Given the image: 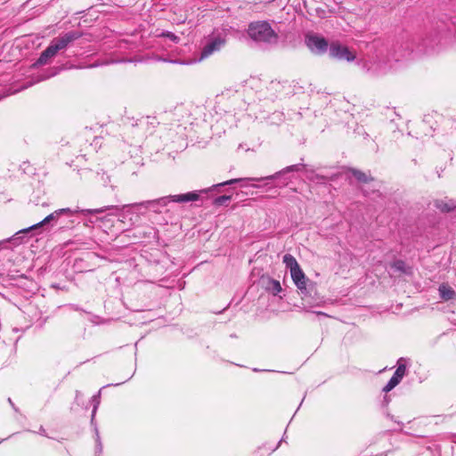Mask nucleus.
Returning <instances> with one entry per match:
<instances>
[{"label": "nucleus", "instance_id": "1", "mask_svg": "<svg viewBox=\"0 0 456 456\" xmlns=\"http://www.w3.org/2000/svg\"><path fill=\"white\" fill-rule=\"evenodd\" d=\"M452 27H455V24L451 20L437 21L429 31L412 38L411 50L407 55L413 52L418 54H432L438 52L451 41Z\"/></svg>", "mask_w": 456, "mask_h": 456}, {"label": "nucleus", "instance_id": "2", "mask_svg": "<svg viewBox=\"0 0 456 456\" xmlns=\"http://www.w3.org/2000/svg\"><path fill=\"white\" fill-rule=\"evenodd\" d=\"M110 209L118 210L117 206H105V207H102L100 208H86V209H81V210H79L78 208L72 210L69 208L55 210L52 214L45 216L42 221H40L37 224H34L28 228L20 230L12 238L8 239L7 240L0 241V247L6 242H11L14 246L19 245V244L22 243V238L24 235H27L32 232H37L43 226H45L52 222L57 223L60 221V224L61 225V228L66 227L67 224H65L63 221L61 220L62 216H67L68 217H70V216H73L74 214L81 212L83 216H87L89 215L102 214V213H104L105 211L110 210Z\"/></svg>", "mask_w": 456, "mask_h": 456}, {"label": "nucleus", "instance_id": "3", "mask_svg": "<svg viewBox=\"0 0 456 456\" xmlns=\"http://www.w3.org/2000/svg\"><path fill=\"white\" fill-rule=\"evenodd\" d=\"M82 34L79 31L71 30L53 38L50 45L44 50L35 65H45L49 59L54 57L59 51L67 48L72 42L80 38Z\"/></svg>", "mask_w": 456, "mask_h": 456}, {"label": "nucleus", "instance_id": "4", "mask_svg": "<svg viewBox=\"0 0 456 456\" xmlns=\"http://www.w3.org/2000/svg\"><path fill=\"white\" fill-rule=\"evenodd\" d=\"M200 199V192L190 191L183 194L169 195L161 197L152 200H146L148 212L160 213V208L166 207L170 202L185 203L189 201H196Z\"/></svg>", "mask_w": 456, "mask_h": 456}, {"label": "nucleus", "instance_id": "5", "mask_svg": "<svg viewBox=\"0 0 456 456\" xmlns=\"http://www.w3.org/2000/svg\"><path fill=\"white\" fill-rule=\"evenodd\" d=\"M280 35L266 20L258 21V50H272L278 46Z\"/></svg>", "mask_w": 456, "mask_h": 456}, {"label": "nucleus", "instance_id": "6", "mask_svg": "<svg viewBox=\"0 0 456 456\" xmlns=\"http://www.w3.org/2000/svg\"><path fill=\"white\" fill-rule=\"evenodd\" d=\"M303 168H306V165L303 163H298L291 166H288L283 169L276 172L274 175H267L265 177H258V190L262 189L264 185L268 184L269 181L273 183L274 187L282 188L289 184L290 179L287 176V175L290 172H298ZM260 191H258V193Z\"/></svg>", "mask_w": 456, "mask_h": 456}, {"label": "nucleus", "instance_id": "7", "mask_svg": "<svg viewBox=\"0 0 456 456\" xmlns=\"http://www.w3.org/2000/svg\"><path fill=\"white\" fill-rule=\"evenodd\" d=\"M226 42V34L224 32H213L207 38L200 53V58L205 59L219 52L225 45Z\"/></svg>", "mask_w": 456, "mask_h": 456}, {"label": "nucleus", "instance_id": "8", "mask_svg": "<svg viewBox=\"0 0 456 456\" xmlns=\"http://www.w3.org/2000/svg\"><path fill=\"white\" fill-rule=\"evenodd\" d=\"M305 44L309 51L315 55H322L329 51L328 40L315 33H308L305 37Z\"/></svg>", "mask_w": 456, "mask_h": 456}, {"label": "nucleus", "instance_id": "9", "mask_svg": "<svg viewBox=\"0 0 456 456\" xmlns=\"http://www.w3.org/2000/svg\"><path fill=\"white\" fill-rule=\"evenodd\" d=\"M329 55L331 59L339 61H353L355 60V53L351 51L349 47L338 41L331 42L329 47Z\"/></svg>", "mask_w": 456, "mask_h": 456}, {"label": "nucleus", "instance_id": "10", "mask_svg": "<svg viewBox=\"0 0 456 456\" xmlns=\"http://www.w3.org/2000/svg\"><path fill=\"white\" fill-rule=\"evenodd\" d=\"M258 284L273 296H277L282 290L280 281L268 276L262 275L258 279Z\"/></svg>", "mask_w": 456, "mask_h": 456}, {"label": "nucleus", "instance_id": "11", "mask_svg": "<svg viewBox=\"0 0 456 456\" xmlns=\"http://www.w3.org/2000/svg\"><path fill=\"white\" fill-rule=\"evenodd\" d=\"M291 278L296 284L297 288L300 290L303 295H307L308 290L306 284L309 280L305 277L301 267L290 272Z\"/></svg>", "mask_w": 456, "mask_h": 456}, {"label": "nucleus", "instance_id": "12", "mask_svg": "<svg viewBox=\"0 0 456 456\" xmlns=\"http://www.w3.org/2000/svg\"><path fill=\"white\" fill-rule=\"evenodd\" d=\"M239 39L241 42L247 43L248 45H251L252 43L256 41V22L252 21L248 25V28L246 31L241 32Z\"/></svg>", "mask_w": 456, "mask_h": 456}, {"label": "nucleus", "instance_id": "13", "mask_svg": "<svg viewBox=\"0 0 456 456\" xmlns=\"http://www.w3.org/2000/svg\"><path fill=\"white\" fill-rule=\"evenodd\" d=\"M123 209H126L127 213L135 215H146L148 213L146 200L128 205H124Z\"/></svg>", "mask_w": 456, "mask_h": 456}, {"label": "nucleus", "instance_id": "14", "mask_svg": "<svg viewBox=\"0 0 456 456\" xmlns=\"http://www.w3.org/2000/svg\"><path fill=\"white\" fill-rule=\"evenodd\" d=\"M440 298L444 301L453 299L456 297L455 291L447 284H441L438 289Z\"/></svg>", "mask_w": 456, "mask_h": 456}, {"label": "nucleus", "instance_id": "15", "mask_svg": "<svg viewBox=\"0 0 456 456\" xmlns=\"http://www.w3.org/2000/svg\"><path fill=\"white\" fill-rule=\"evenodd\" d=\"M435 207L444 213H448L452 211L456 208V203L452 200L448 201L436 200Z\"/></svg>", "mask_w": 456, "mask_h": 456}, {"label": "nucleus", "instance_id": "16", "mask_svg": "<svg viewBox=\"0 0 456 456\" xmlns=\"http://www.w3.org/2000/svg\"><path fill=\"white\" fill-rule=\"evenodd\" d=\"M96 180L102 183L104 187L110 186L112 190H115L116 185L112 183L111 175L106 172H98L96 174Z\"/></svg>", "mask_w": 456, "mask_h": 456}, {"label": "nucleus", "instance_id": "17", "mask_svg": "<svg viewBox=\"0 0 456 456\" xmlns=\"http://www.w3.org/2000/svg\"><path fill=\"white\" fill-rule=\"evenodd\" d=\"M404 362H405L404 358H400L398 360L397 368L393 374V377H395L400 382L406 374V365H405Z\"/></svg>", "mask_w": 456, "mask_h": 456}, {"label": "nucleus", "instance_id": "18", "mask_svg": "<svg viewBox=\"0 0 456 456\" xmlns=\"http://www.w3.org/2000/svg\"><path fill=\"white\" fill-rule=\"evenodd\" d=\"M91 402L93 403V410H92V415H91V424L92 425H96L95 424V415H96V411L99 408V405H100V403H101V390L94 395L91 398Z\"/></svg>", "mask_w": 456, "mask_h": 456}, {"label": "nucleus", "instance_id": "19", "mask_svg": "<svg viewBox=\"0 0 456 456\" xmlns=\"http://www.w3.org/2000/svg\"><path fill=\"white\" fill-rule=\"evenodd\" d=\"M349 172L360 183H368V182L373 180L372 177L368 176L365 173H363L362 171H361L359 169L350 168Z\"/></svg>", "mask_w": 456, "mask_h": 456}, {"label": "nucleus", "instance_id": "20", "mask_svg": "<svg viewBox=\"0 0 456 456\" xmlns=\"http://www.w3.org/2000/svg\"><path fill=\"white\" fill-rule=\"evenodd\" d=\"M283 263L286 265V267L289 268L290 272L300 267L296 258L290 254H286L283 256Z\"/></svg>", "mask_w": 456, "mask_h": 456}, {"label": "nucleus", "instance_id": "21", "mask_svg": "<svg viewBox=\"0 0 456 456\" xmlns=\"http://www.w3.org/2000/svg\"><path fill=\"white\" fill-rule=\"evenodd\" d=\"M281 441H280L277 444H265L260 448L261 449V456H269L272 452L276 451L280 445Z\"/></svg>", "mask_w": 456, "mask_h": 456}, {"label": "nucleus", "instance_id": "22", "mask_svg": "<svg viewBox=\"0 0 456 456\" xmlns=\"http://www.w3.org/2000/svg\"><path fill=\"white\" fill-rule=\"evenodd\" d=\"M94 426L95 444H95V453H96V456H100L102 452V444L101 441L98 428L96 427V425H94Z\"/></svg>", "mask_w": 456, "mask_h": 456}, {"label": "nucleus", "instance_id": "23", "mask_svg": "<svg viewBox=\"0 0 456 456\" xmlns=\"http://www.w3.org/2000/svg\"><path fill=\"white\" fill-rule=\"evenodd\" d=\"M391 266H392V268H394L395 270H396L400 273H407L406 264L404 261H403L401 259L394 261Z\"/></svg>", "mask_w": 456, "mask_h": 456}, {"label": "nucleus", "instance_id": "24", "mask_svg": "<svg viewBox=\"0 0 456 456\" xmlns=\"http://www.w3.org/2000/svg\"><path fill=\"white\" fill-rule=\"evenodd\" d=\"M399 383L400 381L392 376L387 385L383 387L382 391L387 393L395 388Z\"/></svg>", "mask_w": 456, "mask_h": 456}, {"label": "nucleus", "instance_id": "25", "mask_svg": "<svg viewBox=\"0 0 456 456\" xmlns=\"http://www.w3.org/2000/svg\"><path fill=\"white\" fill-rule=\"evenodd\" d=\"M231 198L232 197L230 195H222V196L216 197L214 200V204L216 206L225 205L227 202H229L231 200Z\"/></svg>", "mask_w": 456, "mask_h": 456}, {"label": "nucleus", "instance_id": "26", "mask_svg": "<svg viewBox=\"0 0 456 456\" xmlns=\"http://www.w3.org/2000/svg\"><path fill=\"white\" fill-rule=\"evenodd\" d=\"M162 36L165 37H167L168 39H170L171 41H173L175 43H178L180 40L179 37H177L176 35H175L174 33L169 32V31L163 32Z\"/></svg>", "mask_w": 456, "mask_h": 456}, {"label": "nucleus", "instance_id": "27", "mask_svg": "<svg viewBox=\"0 0 456 456\" xmlns=\"http://www.w3.org/2000/svg\"><path fill=\"white\" fill-rule=\"evenodd\" d=\"M149 118H142L140 119H138L135 123V126L140 128V129H143L145 126H147L149 125V120H148Z\"/></svg>", "mask_w": 456, "mask_h": 456}, {"label": "nucleus", "instance_id": "28", "mask_svg": "<svg viewBox=\"0 0 456 456\" xmlns=\"http://www.w3.org/2000/svg\"><path fill=\"white\" fill-rule=\"evenodd\" d=\"M82 393L78 390L76 391V396H75V403L79 405V406H83L84 403L82 402Z\"/></svg>", "mask_w": 456, "mask_h": 456}, {"label": "nucleus", "instance_id": "29", "mask_svg": "<svg viewBox=\"0 0 456 456\" xmlns=\"http://www.w3.org/2000/svg\"><path fill=\"white\" fill-rule=\"evenodd\" d=\"M240 181H241V179H231L229 181L217 184L216 186H224V185H228V184L230 185V184H233V183L240 182Z\"/></svg>", "mask_w": 456, "mask_h": 456}, {"label": "nucleus", "instance_id": "30", "mask_svg": "<svg viewBox=\"0 0 456 456\" xmlns=\"http://www.w3.org/2000/svg\"><path fill=\"white\" fill-rule=\"evenodd\" d=\"M54 69V71H51L49 74L42 77L39 80H44V79L49 78V77H53L54 75H56L57 72H58L57 69Z\"/></svg>", "mask_w": 456, "mask_h": 456}, {"label": "nucleus", "instance_id": "31", "mask_svg": "<svg viewBox=\"0 0 456 456\" xmlns=\"http://www.w3.org/2000/svg\"><path fill=\"white\" fill-rule=\"evenodd\" d=\"M316 12H317L319 17H321V18H324L325 17V15H324L325 14V11L324 10L317 8L316 9Z\"/></svg>", "mask_w": 456, "mask_h": 456}, {"label": "nucleus", "instance_id": "32", "mask_svg": "<svg viewBox=\"0 0 456 456\" xmlns=\"http://www.w3.org/2000/svg\"><path fill=\"white\" fill-rule=\"evenodd\" d=\"M389 402H390L389 396L386 395L384 396V399L382 402L383 406H387L389 403Z\"/></svg>", "mask_w": 456, "mask_h": 456}, {"label": "nucleus", "instance_id": "33", "mask_svg": "<svg viewBox=\"0 0 456 456\" xmlns=\"http://www.w3.org/2000/svg\"><path fill=\"white\" fill-rule=\"evenodd\" d=\"M38 434H40L41 436H46V430L45 429V428L43 426H41L39 428V430H38Z\"/></svg>", "mask_w": 456, "mask_h": 456}, {"label": "nucleus", "instance_id": "34", "mask_svg": "<svg viewBox=\"0 0 456 456\" xmlns=\"http://www.w3.org/2000/svg\"><path fill=\"white\" fill-rule=\"evenodd\" d=\"M455 24V27H452V36L453 35V37L455 39V43H456V22H453Z\"/></svg>", "mask_w": 456, "mask_h": 456}, {"label": "nucleus", "instance_id": "35", "mask_svg": "<svg viewBox=\"0 0 456 456\" xmlns=\"http://www.w3.org/2000/svg\"><path fill=\"white\" fill-rule=\"evenodd\" d=\"M450 440L452 443L456 444V434H452L450 436Z\"/></svg>", "mask_w": 456, "mask_h": 456}, {"label": "nucleus", "instance_id": "36", "mask_svg": "<svg viewBox=\"0 0 456 456\" xmlns=\"http://www.w3.org/2000/svg\"><path fill=\"white\" fill-rule=\"evenodd\" d=\"M9 403L12 405V407L14 409L15 411H18V409L15 407L14 403H12V399H8Z\"/></svg>", "mask_w": 456, "mask_h": 456}, {"label": "nucleus", "instance_id": "37", "mask_svg": "<svg viewBox=\"0 0 456 456\" xmlns=\"http://www.w3.org/2000/svg\"><path fill=\"white\" fill-rule=\"evenodd\" d=\"M314 178L316 180H324L325 179V177L323 175H315Z\"/></svg>", "mask_w": 456, "mask_h": 456}, {"label": "nucleus", "instance_id": "38", "mask_svg": "<svg viewBox=\"0 0 456 456\" xmlns=\"http://www.w3.org/2000/svg\"><path fill=\"white\" fill-rule=\"evenodd\" d=\"M314 314H316L317 315H322V316H328L325 313L323 312H314Z\"/></svg>", "mask_w": 456, "mask_h": 456}, {"label": "nucleus", "instance_id": "39", "mask_svg": "<svg viewBox=\"0 0 456 456\" xmlns=\"http://www.w3.org/2000/svg\"><path fill=\"white\" fill-rule=\"evenodd\" d=\"M305 172L307 174H311V175H314V169H307V168L305 169Z\"/></svg>", "mask_w": 456, "mask_h": 456}, {"label": "nucleus", "instance_id": "40", "mask_svg": "<svg viewBox=\"0 0 456 456\" xmlns=\"http://www.w3.org/2000/svg\"><path fill=\"white\" fill-rule=\"evenodd\" d=\"M102 220V218L96 217L95 221Z\"/></svg>", "mask_w": 456, "mask_h": 456}, {"label": "nucleus", "instance_id": "41", "mask_svg": "<svg viewBox=\"0 0 456 456\" xmlns=\"http://www.w3.org/2000/svg\"><path fill=\"white\" fill-rule=\"evenodd\" d=\"M307 178H310V179H312V180L314 179V177H313V176H310V175H307Z\"/></svg>", "mask_w": 456, "mask_h": 456}]
</instances>
